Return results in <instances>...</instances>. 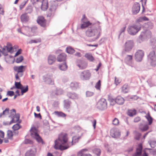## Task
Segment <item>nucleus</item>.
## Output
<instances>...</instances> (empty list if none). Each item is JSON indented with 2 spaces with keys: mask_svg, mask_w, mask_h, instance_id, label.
Segmentation results:
<instances>
[{
  "mask_svg": "<svg viewBox=\"0 0 156 156\" xmlns=\"http://www.w3.org/2000/svg\"><path fill=\"white\" fill-rule=\"evenodd\" d=\"M66 52L69 54H73L75 52V50L71 47L69 46L66 48Z\"/></svg>",
  "mask_w": 156,
  "mask_h": 156,
  "instance_id": "c9c22d12",
  "label": "nucleus"
},
{
  "mask_svg": "<svg viewBox=\"0 0 156 156\" xmlns=\"http://www.w3.org/2000/svg\"><path fill=\"white\" fill-rule=\"evenodd\" d=\"M79 137H77L76 136H74L73 137V140H72V142L74 141L75 142H77L79 139Z\"/></svg>",
  "mask_w": 156,
  "mask_h": 156,
  "instance_id": "69168bd1",
  "label": "nucleus"
},
{
  "mask_svg": "<svg viewBox=\"0 0 156 156\" xmlns=\"http://www.w3.org/2000/svg\"><path fill=\"white\" fill-rule=\"evenodd\" d=\"M14 94V93L13 91H9L7 92V95H9L10 96H12Z\"/></svg>",
  "mask_w": 156,
  "mask_h": 156,
  "instance_id": "bf43d9fd",
  "label": "nucleus"
},
{
  "mask_svg": "<svg viewBox=\"0 0 156 156\" xmlns=\"http://www.w3.org/2000/svg\"><path fill=\"white\" fill-rule=\"evenodd\" d=\"M30 130L31 132V136L35 138L38 143H41L43 144V140L37 133L36 128L35 127H32Z\"/></svg>",
  "mask_w": 156,
  "mask_h": 156,
  "instance_id": "39448f33",
  "label": "nucleus"
},
{
  "mask_svg": "<svg viewBox=\"0 0 156 156\" xmlns=\"http://www.w3.org/2000/svg\"><path fill=\"white\" fill-rule=\"evenodd\" d=\"M76 65L80 69H85L87 67V63L84 60H78L77 61Z\"/></svg>",
  "mask_w": 156,
  "mask_h": 156,
  "instance_id": "9d476101",
  "label": "nucleus"
},
{
  "mask_svg": "<svg viewBox=\"0 0 156 156\" xmlns=\"http://www.w3.org/2000/svg\"><path fill=\"white\" fill-rule=\"evenodd\" d=\"M56 60V58L55 55H50L48 56V62L49 65H52L54 63Z\"/></svg>",
  "mask_w": 156,
  "mask_h": 156,
  "instance_id": "4be33fe9",
  "label": "nucleus"
},
{
  "mask_svg": "<svg viewBox=\"0 0 156 156\" xmlns=\"http://www.w3.org/2000/svg\"><path fill=\"white\" fill-rule=\"evenodd\" d=\"M85 57L90 61H93L94 60V57L91 54L87 53L85 54Z\"/></svg>",
  "mask_w": 156,
  "mask_h": 156,
  "instance_id": "e433bc0d",
  "label": "nucleus"
},
{
  "mask_svg": "<svg viewBox=\"0 0 156 156\" xmlns=\"http://www.w3.org/2000/svg\"><path fill=\"white\" fill-rule=\"evenodd\" d=\"M78 87V83L76 82H72L70 84V87L73 90H76Z\"/></svg>",
  "mask_w": 156,
  "mask_h": 156,
  "instance_id": "473e14b6",
  "label": "nucleus"
},
{
  "mask_svg": "<svg viewBox=\"0 0 156 156\" xmlns=\"http://www.w3.org/2000/svg\"><path fill=\"white\" fill-rule=\"evenodd\" d=\"M21 127V126L19 124L17 123L12 126V129L14 131H16L20 129Z\"/></svg>",
  "mask_w": 156,
  "mask_h": 156,
  "instance_id": "a18cd8bd",
  "label": "nucleus"
},
{
  "mask_svg": "<svg viewBox=\"0 0 156 156\" xmlns=\"http://www.w3.org/2000/svg\"><path fill=\"white\" fill-rule=\"evenodd\" d=\"M52 76L53 75L52 74H47L43 76V79L46 83L52 84L54 83L53 81L51 79Z\"/></svg>",
  "mask_w": 156,
  "mask_h": 156,
  "instance_id": "9b49d317",
  "label": "nucleus"
},
{
  "mask_svg": "<svg viewBox=\"0 0 156 156\" xmlns=\"http://www.w3.org/2000/svg\"><path fill=\"white\" fill-rule=\"evenodd\" d=\"M20 18L22 22H26L28 21L29 17L27 13H26L21 15Z\"/></svg>",
  "mask_w": 156,
  "mask_h": 156,
  "instance_id": "a878e982",
  "label": "nucleus"
},
{
  "mask_svg": "<svg viewBox=\"0 0 156 156\" xmlns=\"http://www.w3.org/2000/svg\"><path fill=\"white\" fill-rule=\"evenodd\" d=\"M24 66H15L13 67V69L14 71L17 72V73L19 74L20 77H22L23 76V72Z\"/></svg>",
  "mask_w": 156,
  "mask_h": 156,
  "instance_id": "4468645a",
  "label": "nucleus"
},
{
  "mask_svg": "<svg viewBox=\"0 0 156 156\" xmlns=\"http://www.w3.org/2000/svg\"><path fill=\"white\" fill-rule=\"evenodd\" d=\"M93 153L97 155L100 156L101 153V150L98 148H95L93 150Z\"/></svg>",
  "mask_w": 156,
  "mask_h": 156,
  "instance_id": "ea45409f",
  "label": "nucleus"
},
{
  "mask_svg": "<svg viewBox=\"0 0 156 156\" xmlns=\"http://www.w3.org/2000/svg\"><path fill=\"white\" fill-rule=\"evenodd\" d=\"M54 114L58 117L64 118L66 116V115L62 112L55 111L54 112Z\"/></svg>",
  "mask_w": 156,
  "mask_h": 156,
  "instance_id": "cd10ccee",
  "label": "nucleus"
},
{
  "mask_svg": "<svg viewBox=\"0 0 156 156\" xmlns=\"http://www.w3.org/2000/svg\"><path fill=\"white\" fill-rule=\"evenodd\" d=\"M94 95V93L93 92L87 91L86 92V95L87 97H90Z\"/></svg>",
  "mask_w": 156,
  "mask_h": 156,
  "instance_id": "603ef678",
  "label": "nucleus"
},
{
  "mask_svg": "<svg viewBox=\"0 0 156 156\" xmlns=\"http://www.w3.org/2000/svg\"><path fill=\"white\" fill-rule=\"evenodd\" d=\"M126 28V27L125 26V27H123L122 28L120 29V31H119V36H118V38H119L121 34L123 32H124L125 31Z\"/></svg>",
  "mask_w": 156,
  "mask_h": 156,
  "instance_id": "6e6d98bb",
  "label": "nucleus"
},
{
  "mask_svg": "<svg viewBox=\"0 0 156 156\" xmlns=\"http://www.w3.org/2000/svg\"><path fill=\"white\" fill-rule=\"evenodd\" d=\"M25 29L29 31L30 30H31V31L32 32H34L35 31V30L37 29V27H33L31 28H30L28 26H25Z\"/></svg>",
  "mask_w": 156,
  "mask_h": 156,
  "instance_id": "a19ab883",
  "label": "nucleus"
},
{
  "mask_svg": "<svg viewBox=\"0 0 156 156\" xmlns=\"http://www.w3.org/2000/svg\"><path fill=\"white\" fill-rule=\"evenodd\" d=\"M128 33L131 35H134L136 34V25H133L129 26L128 28Z\"/></svg>",
  "mask_w": 156,
  "mask_h": 156,
  "instance_id": "ddd939ff",
  "label": "nucleus"
},
{
  "mask_svg": "<svg viewBox=\"0 0 156 156\" xmlns=\"http://www.w3.org/2000/svg\"><path fill=\"white\" fill-rule=\"evenodd\" d=\"M149 20L145 16L139 17L137 20V22H142L146 21Z\"/></svg>",
  "mask_w": 156,
  "mask_h": 156,
  "instance_id": "4c0bfd02",
  "label": "nucleus"
},
{
  "mask_svg": "<svg viewBox=\"0 0 156 156\" xmlns=\"http://www.w3.org/2000/svg\"><path fill=\"white\" fill-rule=\"evenodd\" d=\"M91 73L89 70H86L81 72L79 75L80 79L82 80H87L90 79Z\"/></svg>",
  "mask_w": 156,
  "mask_h": 156,
  "instance_id": "6e6552de",
  "label": "nucleus"
},
{
  "mask_svg": "<svg viewBox=\"0 0 156 156\" xmlns=\"http://www.w3.org/2000/svg\"><path fill=\"white\" fill-rule=\"evenodd\" d=\"M90 149L89 148H85L81 150L78 153L79 156H92L91 154H88L87 152L90 151Z\"/></svg>",
  "mask_w": 156,
  "mask_h": 156,
  "instance_id": "dca6fc26",
  "label": "nucleus"
},
{
  "mask_svg": "<svg viewBox=\"0 0 156 156\" xmlns=\"http://www.w3.org/2000/svg\"><path fill=\"white\" fill-rule=\"evenodd\" d=\"M63 92V90L62 89L59 88H57L55 93L56 95H59L62 94Z\"/></svg>",
  "mask_w": 156,
  "mask_h": 156,
  "instance_id": "c03bdc74",
  "label": "nucleus"
},
{
  "mask_svg": "<svg viewBox=\"0 0 156 156\" xmlns=\"http://www.w3.org/2000/svg\"><path fill=\"white\" fill-rule=\"evenodd\" d=\"M132 56L131 55H127L124 61L127 64L133 66H132Z\"/></svg>",
  "mask_w": 156,
  "mask_h": 156,
  "instance_id": "412c9836",
  "label": "nucleus"
},
{
  "mask_svg": "<svg viewBox=\"0 0 156 156\" xmlns=\"http://www.w3.org/2000/svg\"><path fill=\"white\" fill-rule=\"evenodd\" d=\"M142 150V145L141 143L139 144L137 147V156L140 155L141 154Z\"/></svg>",
  "mask_w": 156,
  "mask_h": 156,
  "instance_id": "72a5a7b5",
  "label": "nucleus"
},
{
  "mask_svg": "<svg viewBox=\"0 0 156 156\" xmlns=\"http://www.w3.org/2000/svg\"><path fill=\"white\" fill-rule=\"evenodd\" d=\"M68 66L66 62L61 63L59 65V68L62 71H65L67 69Z\"/></svg>",
  "mask_w": 156,
  "mask_h": 156,
  "instance_id": "c85d7f7f",
  "label": "nucleus"
},
{
  "mask_svg": "<svg viewBox=\"0 0 156 156\" xmlns=\"http://www.w3.org/2000/svg\"><path fill=\"white\" fill-rule=\"evenodd\" d=\"M40 2L41 3V8L43 11H45L48 7L47 0H34V3Z\"/></svg>",
  "mask_w": 156,
  "mask_h": 156,
  "instance_id": "1a4fd4ad",
  "label": "nucleus"
},
{
  "mask_svg": "<svg viewBox=\"0 0 156 156\" xmlns=\"http://www.w3.org/2000/svg\"><path fill=\"white\" fill-rule=\"evenodd\" d=\"M152 51H151L148 55V60L152 66L156 65V46L154 45L152 47Z\"/></svg>",
  "mask_w": 156,
  "mask_h": 156,
  "instance_id": "7ed1b4c3",
  "label": "nucleus"
},
{
  "mask_svg": "<svg viewBox=\"0 0 156 156\" xmlns=\"http://www.w3.org/2000/svg\"><path fill=\"white\" fill-rule=\"evenodd\" d=\"M7 135L9 139H12L13 135V133L11 130H9L7 131Z\"/></svg>",
  "mask_w": 156,
  "mask_h": 156,
  "instance_id": "de8ad7c7",
  "label": "nucleus"
},
{
  "mask_svg": "<svg viewBox=\"0 0 156 156\" xmlns=\"http://www.w3.org/2000/svg\"><path fill=\"white\" fill-rule=\"evenodd\" d=\"M148 126L147 124H140L139 126L140 129L142 131H146L148 129Z\"/></svg>",
  "mask_w": 156,
  "mask_h": 156,
  "instance_id": "7c9ffc66",
  "label": "nucleus"
},
{
  "mask_svg": "<svg viewBox=\"0 0 156 156\" xmlns=\"http://www.w3.org/2000/svg\"><path fill=\"white\" fill-rule=\"evenodd\" d=\"M101 86V81L100 80H99L98 82L96 83L95 87L97 90H100Z\"/></svg>",
  "mask_w": 156,
  "mask_h": 156,
  "instance_id": "8fccbe9b",
  "label": "nucleus"
},
{
  "mask_svg": "<svg viewBox=\"0 0 156 156\" xmlns=\"http://www.w3.org/2000/svg\"><path fill=\"white\" fill-rule=\"evenodd\" d=\"M64 107L66 109L70 108V105L71 104V102L69 100L67 99L64 101Z\"/></svg>",
  "mask_w": 156,
  "mask_h": 156,
  "instance_id": "2f4dec72",
  "label": "nucleus"
},
{
  "mask_svg": "<svg viewBox=\"0 0 156 156\" xmlns=\"http://www.w3.org/2000/svg\"><path fill=\"white\" fill-rule=\"evenodd\" d=\"M34 116L36 118H40V119H41V116L40 113L37 114L35 112L34 113Z\"/></svg>",
  "mask_w": 156,
  "mask_h": 156,
  "instance_id": "e2e57ef3",
  "label": "nucleus"
},
{
  "mask_svg": "<svg viewBox=\"0 0 156 156\" xmlns=\"http://www.w3.org/2000/svg\"><path fill=\"white\" fill-rule=\"evenodd\" d=\"M127 115L130 117H132L136 114V111L135 109H132L128 110Z\"/></svg>",
  "mask_w": 156,
  "mask_h": 156,
  "instance_id": "bb28decb",
  "label": "nucleus"
},
{
  "mask_svg": "<svg viewBox=\"0 0 156 156\" xmlns=\"http://www.w3.org/2000/svg\"><path fill=\"white\" fill-rule=\"evenodd\" d=\"M6 48V49L7 50V51L9 52H12V50L13 49V47H7Z\"/></svg>",
  "mask_w": 156,
  "mask_h": 156,
  "instance_id": "774afa93",
  "label": "nucleus"
},
{
  "mask_svg": "<svg viewBox=\"0 0 156 156\" xmlns=\"http://www.w3.org/2000/svg\"><path fill=\"white\" fill-rule=\"evenodd\" d=\"M23 60V57L21 56L16 59L15 62L17 63H19L22 62Z\"/></svg>",
  "mask_w": 156,
  "mask_h": 156,
  "instance_id": "3c124183",
  "label": "nucleus"
},
{
  "mask_svg": "<svg viewBox=\"0 0 156 156\" xmlns=\"http://www.w3.org/2000/svg\"><path fill=\"white\" fill-rule=\"evenodd\" d=\"M134 46V43L133 40H128L125 44L124 49L122 51L123 54H125L126 52H129Z\"/></svg>",
  "mask_w": 156,
  "mask_h": 156,
  "instance_id": "20e7f679",
  "label": "nucleus"
},
{
  "mask_svg": "<svg viewBox=\"0 0 156 156\" xmlns=\"http://www.w3.org/2000/svg\"><path fill=\"white\" fill-rule=\"evenodd\" d=\"M54 148L56 149L63 150L66 149L70 147V144L68 142L67 134H65L59 135L58 139L55 142Z\"/></svg>",
  "mask_w": 156,
  "mask_h": 156,
  "instance_id": "f03ea898",
  "label": "nucleus"
},
{
  "mask_svg": "<svg viewBox=\"0 0 156 156\" xmlns=\"http://www.w3.org/2000/svg\"><path fill=\"white\" fill-rule=\"evenodd\" d=\"M150 144L152 148H154V146L156 145V142L155 141H151Z\"/></svg>",
  "mask_w": 156,
  "mask_h": 156,
  "instance_id": "052dcab7",
  "label": "nucleus"
},
{
  "mask_svg": "<svg viewBox=\"0 0 156 156\" xmlns=\"http://www.w3.org/2000/svg\"><path fill=\"white\" fill-rule=\"evenodd\" d=\"M15 86L17 89H20L22 87V84L20 83V82H15Z\"/></svg>",
  "mask_w": 156,
  "mask_h": 156,
  "instance_id": "09e8293b",
  "label": "nucleus"
},
{
  "mask_svg": "<svg viewBox=\"0 0 156 156\" xmlns=\"http://www.w3.org/2000/svg\"><path fill=\"white\" fill-rule=\"evenodd\" d=\"M121 81L119 79L116 78V77H115V83L117 85Z\"/></svg>",
  "mask_w": 156,
  "mask_h": 156,
  "instance_id": "680f3d73",
  "label": "nucleus"
},
{
  "mask_svg": "<svg viewBox=\"0 0 156 156\" xmlns=\"http://www.w3.org/2000/svg\"><path fill=\"white\" fill-rule=\"evenodd\" d=\"M96 106L98 109L101 110L106 109L107 107L106 100L104 98H101L97 102Z\"/></svg>",
  "mask_w": 156,
  "mask_h": 156,
  "instance_id": "423d86ee",
  "label": "nucleus"
},
{
  "mask_svg": "<svg viewBox=\"0 0 156 156\" xmlns=\"http://www.w3.org/2000/svg\"><path fill=\"white\" fill-rule=\"evenodd\" d=\"M66 57V55L64 53H62L59 55L57 57V61L61 62L65 61Z\"/></svg>",
  "mask_w": 156,
  "mask_h": 156,
  "instance_id": "5701e85b",
  "label": "nucleus"
},
{
  "mask_svg": "<svg viewBox=\"0 0 156 156\" xmlns=\"http://www.w3.org/2000/svg\"><path fill=\"white\" fill-rule=\"evenodd\" d=\"M119 123L118 119L115 118L112 121V123L115 125H117Z\"/></svg>",
  "mask_w": 156,
  "mask_h": 156,
  "instance_id": "4d7b16f0",
  "label": "nucleus"
},
{
  "mask_svg": "<svg viewBox=\"0 0 156 156\" xmlns=\"http://www.w3.org/2000/svg\"><path fill=\"white\" fill-rule=\"evenodd\" d=\"M120 132L119 130L117 128H113L111 130V135L114 138H117L120 137Z\"/></svg>",
  "mask_w": 156,
  "mask_h": 156,
  "instance_id": "f8f14e48",
  "label": "nucleus"
},
{
  "mask_svg": "<svg viewBox=\"0 0 156 156\" xmlns=\"http://www.w3.org/2000/svg\"><path fill=\"white\" fill-rule=\"evenodd\" d=\"M14 119H12L9 122H4L3 124L5 125H9L13 123H14Z\"/></svg>",
  "mask_w": 156,
  "mask_h": 156,
  "instance_id": "5fc2aeb1",
  "label": "nucleus"
},
{
  "mask_svg": "<svg viewBox=\"0 0 156 156\" xmlns=\"http://www.w3.org/2000/svg\"><path fill=\"white\" fill-rule=\"evenodd\" d=\"M36 153V151L34 150L30 149L26 152L25 156H35Z\"/></svg>",
  "mask_w": 156,
  "mask_h": 156,
  "instance_id": "393cba45",
  "label": "nucleus"
},
{
  "mask_svg": "<svg viewBox=\"0 0 156 156\" xmlns=\"http://www.w3.org/2000/svg\"><path fill=\"white\" fill-rule=\"evenodd\" d=\"M108 100L110 103L111 105H114L116 102V98L114 99L111 97H109L108 98Z\"/></svg>",
  "mask_w": 156,
  "mask_h": 156,
  "instance_id": "79ce46f5",
  "label": "nucleus"
},
{
  "mask_svg": "<svg viewBox=\"0 0 156 156\" xmlns=\"http://www.w3.org/2000/svg\"><path fill=\"white\" fill-rule=\"evenodd\" d=\"M32 9L31 6H28L26 8V11L27 13H30L32 12Z\"/></svg>",
  "mask_w": 156,
  "mask_h": 156,
  "instance_id": "864d4df0",
  "label": "nucleus"
},
{
  "mask_svg": "<svg viewBox=\"0 0 156 156\" xmlns=\"http://www.w3.org/2000/svg\"><path fill=\"white\" fill-rule=\"evenodd\" d=\"M54 4H52L47 14V16L49 19L52 18L53 17L55 14V12L56 9L58 6V5L54 2Z\"/></svg>",
  "mask_w": 156,
  "mask_h": 156,
  "instance_id": "0eeeda50",
  "label": "nucleus"
},
{
  "mask_svg": "<svg viewBox=\"0 0 156 156\" xmlns=\"http://www.w3.org/2000/svg\"><path fill=\"white\" fill-rule=\"evenodd\" d=\"M150 42L151 43V45L152 46V47L154 45H155L154 44L156 42V40L154 38H152Z\"/></svg>",
  "mask_w": 156,
  "mask_h": 156,
  "instance_id": "13d9d810",
  "label": "nucleus"
},
{
  "mask_svg": "<svg viewBox=\"0 0 156 156\" xmlns=\"http://www.w3.org/2000/svg\"><path fill=\"white\" fill-rule=\"evenodd\" d=\"M91 122H92L93 126L94 129H95L96 123V120L95 119H94L93 121H91Z\"/></svg>",
  "mask_w": 156,
  "mask_h": 156,
  "instance_id": "338daca9",
  "label": "nucleus"
},
{
  "mask_svg": "<svg viewBox=\"0 0 156 156\" xmlns=\"http://www.w3.org/2000/svg\"><path fill=\"white\" fill-rule=\"evenodd\" d=\"M15 76L16 79V80L17 81H20V79L19 78L20 77V75L18 73H16L15 75Z\"/></svg>",
  "mask_w": 156,
  "mask_h": 156,
  "instance_id": "0e129e2a",
  "label": "nucleus"
},
{
  "mask_svg": "<svg viewBox=\"0 0 156 156\" xmlns=\"http://www.w3.org/2000/svg\"><path fill=\"white\" fill-rule=\"evenodd\" d=\"M20 89L21 90V95H23L24 93H26L28 91V86L27 85L26 86V87L25 88L22 87Z\"/></svg>",
  "mask_w": 156,
  "mask_h": 156,
  "instance_id": "37998d69",
  "label": "nucleus"
},
{
  "mask_svg": "<svg viewBox=\"0 0 156 156\" xmlns=\"http://www.w3.org/2000/svg\"><path fill=\"white\" fill-rule=\"evenodd\" d=\"M124 99L121 96H118L116 98V103L118 105H122L124 103Z\"/></svg>",
  "mask_w": 156,
  "mask_h": 156,
  "instance_id": "b1692460",
  "label": "nucleus"
},
{
  "mask_svg": "<svg viewBox=\"0 0 156 156\" xmlns=\"http://www.w3.org/2000/svg\"><path fill=\"white\" fill-rule=\"evenodd\" d=\"M101 24L99 22L97 21L88 27L86 32V36L89 37L95 36L94 40L98 39L102 33Z\"/></svg>",
  "mask_w": 156,
  "mask_h": 156,
  "instance_id": "f257e3e1",
  "label": "nucleus"
},
{
  "mask_svg": "<svg viewBox=\"0 0 156 156\" xmlns=\"http://www.w3.org/2000/svg\"><path fill=\"white\" fill-rule=\"evenodd\" d=\"M85 18V16L84 15H83V18L81 20L82 22L83 23L81 24V27L82 29H84L89 26H90L92 24L89 21L85 22H83L84 19Z\"/></svg>",
  "mask_w": 156,
  "mask_h": 156,
  "instance_id": "6ab92c4d",
  "label": "nucleus"
},
{
  "mask_svg": "<svg viewBox=\"0 0 156 156\" xmlns=\"http://www.w3.org/2000/svg\"><path fill=\"white\" fill-rule=\"evenodd\" d=\"M9 108H6L5 110L3 111L2 112L0 113V118L2 116L4 117L7 115L9 112Z\"/></svg>",
  "mask_w": 156,
  "mask_h": 156,
  "instance_id": "f704fd0d",
  "label": "nucleus"
},
{
  "mask_svg": "<svg viewBox=\"0 0 156 156\" xmlns=\"http://www.w3.org/2000/svg\"><path fill=\"white\" fill-rule=\"evenodd\" d=\"M68 97L72 100H76L79 98L78 95L74 92H68L67 94Z\"/></svg>",
  "mask_w": 156,
  "mask_h": 156,
  "instance_id": "a211bd4d",
  "label": "nucleus"
},
{
  "mask_svg": "<svg viewBox=\"0 0 156 156\" xmlns=\"http://www.w3.org/2000/svg\"><path fill=\"white\" fill-rule=\"evenodd\" d=\"M132 12L133 14H136V4L135 3H134L133 6Z\"/></svg>",
  "mask_w": 156,
  "mask_h": 156,
  "instance_id": "49530a36",
  "label": "nucleus"
},
{
  "mask_svg": "<svg viewBox=\"0 0 156 156\" xmlns=\"http://www.w3.org/2000/svg\"><path fill=\"white\" fill-rule=\"evenodd\" d=\"M37 23L43 27H45L46 25V20L43 16H39L37 20Z\"/></svg>",
  "mask_w": 156,
  "mask_h": 156,
  "instance_id": "2eb2a0df",
  "label": "nucleus"
},
{
  "mask_svg": "<svg viewBox=\"0 0 156 156\" xmlns=\"http://www.w3.org/2000/svg\"><path fill=\"white\" fill-rule=\"evenodd\" d=\"M145 117L148 121L149 125H151L152 123V119L149 113H148L147 114Z\"/></svg>",
  "mask_w": 156,
  "mask_h": 156,
  "instance_id": "58836bf2",
  "label": "nucleus"
},
{
  "mask_svg": "<svg viewBox=\"0 0 156 156\" xmlns=\"http://www.w3.org/2000/svg\"><path fill=\"white\" fill-rule=\"evenodd\" d=\"M144 55V52L141 50L137 51V62H140L142 60Z\"/></svg>",
  "mask_w": 156,
  "mask_h": 156,
  "instance_id": "aec40b11",
  "label": "nucleus"
},
{
  "mask_svg": "<svg viewBox=\"0 0 156 156\" xmlns=\"http://www.w3.org/2000/svg\"><path fill=\"white\" fill-rule=\"evenodd\" d=\"M10 111L12 115H14L12 119H14V123L18 121L20 119V114L19 113L16 114V110L14 109L10 110Z\"/></svg>",
  "mask_w": 156,
  "mask_h": 156,
  "instance_id": "f3484780",
  "label": "nucleus"
},
{
  "mask_svg": "<svg viewBox=\"0 0 156 156\" xmlns=\"http://www.w3.org/2000/svg\"><path fill=\"white\" fill-rule=\"evenodd\" d=\"M129 87L127 84H124L122 87V91L123 93H126L129 91Z\"/></svg>",
  "mask_w": 156,
  "mask_h": 156,
  "instance_id": "c756f323",
  "label": "nucleus"
}]
</instances>
